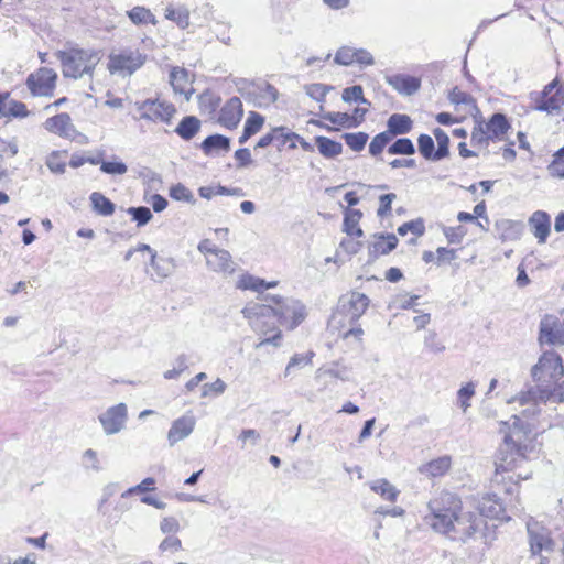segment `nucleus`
<instances>
[{
	"label": "nucleus",
	"instance_id": "45",
	"mask_svg": "<svg viewBox=\"0 0 564 564\" xmlns=\"http://www.w3.org/2000/svg\"><path fill=\"white\" fill-rule=\"evenodd\" d=\"M29 111L22 101L6 99L4 117L25 118Z\"/></svg>",
	"mask_w": 564,
	"mask_h": 564
},
{
	"label": "nucleus",
	"instance_id": "40",
	"mask_svg": "<svg viewBox=\"0 0 564 564\" xmlns=\"http://www.w3.org/2000/svg\"><path fill=\"white\" fill-rule=\"evenodd\" d=\"M150 265L155 271L159 279H165L171 275L173 265L170 260L158 258L156 252L152 253Z\"/></svg>",
	"mask_w": 564,
	"mask_h": 564
},
{
	"label": "nucleus",
	"instance_id": "11",
	"mask_svg": "<svg viewBox=\"0 0 564 564\" xmlns=\"http://www.w3.org/2000/svg\"><path fill=\"white\" fill-rule=\"evenodd\" d=\"M57 73L48 67H41L26 78V86L32 96L52 97L56 86Z\"/></svg>",
	"mask_w": 564,
	"mask_h": 564
},
{
	"label": "nucleus",
	"instance_id": "23",
	"mask_svg": "<svg viewBox=\"0 0 564 564\" xmlns=\"http://www.w3.org/2000/svg\"><path fill=\"white\" fill-rule=\"evenodd\" d=\"M373 237L377 240L370 245L369 252L375 257L390 253L399 241L394 234H376Z\"/></svg>",
	"mask_w": 564,
	"mask_h": 564
},
{
	"label": "nucleus",
	"instance_id": "48",
	"mask_svg": "<svg viewBox=\"0 0 564 564\" xmlns=\"http://www.w3.org/2000/svg\"><path fill=\"white\" fill-rule=\"evenodd\" d=\"M408 232L414 234L416 237L423 236L425 232V225L422 218L406 221L398 228L400 236H405Z\"/></svg>",
	"mask_w": 564,
	"mask_h": 564
},
{
	"label": "nucleus",
	"instance_id": "59",
	"mask_svg": "<svg viewBox=\"0 0 564 564\" xmlns=\"http://www.w3.org/2000/svg\"><path fill=\"white\" fill-rule=\"evenodd\" d=\"M361 217L362 213L359 209L347 208L344 214V231L358 227Z\"/></svg>",
	"mask_w": 564,
	"mask_h": 564
},
{
	"label": "nucleus",
	"instance_id": "34",
	"mask_svg": "<svg viewBox=\"0 0 564 564\" xmlns=\"http://www.w3.org/2000/svg\"><path fill=\"white\" fill-rule=\"evenodd\" d=\"M127 15L135 25H143L149 23L153 25L156 24L155 17L151 10L142 6L133 7L131 10L127 11Z\"/></svg>",
	"mask_w": 564,
	"mask_h": 564
},
{
	"label": "nucleus",
	"instance_id": "61",
	"mask_svg": "<svg viewBox=\"0 0 564 564\" xmlns=\"http://www.w3.org/2000/svg\"><path fill=\"white\" fill-rule=\"evenodd\" d=\"M182 542L177 536L169 535L160 544L159 549L161 552H176L181 550Z\"/></svg>",
	"mask_w": 564,
	"mask_h": 564
},
{
	"label": "nucleus",
	"instance_id": "6",
	"mask_svg": "<svg viewBox=\"0 0 564 564\" xmlns=\"http://www.w3.org/2000/svg\"><path fill=\"white\" fill-rule=\"evenodd\" d=\"M147 62V55L138 48L126 47L108 56L107 69L111 75L131 76Z\"/></svg>",
	"mask_w": 564,
	"mask_h": 564
},
{
	"label": "nucleus",
	"instance_id": "14",
	"mask_svg": "<svg viewBox=\"0 0 564 564\" xmlns=\"http://www.w3.org/2000/svg\"><path fill=\"white\" fill-rule=\"evenodd\" d=\"M527 530L532 555L540 554L543 551H552L553 541L545 528L541 527L538 522H528Z\"/></svg>",
	"mask_w": 564,
	"mask_h": 564
},
{
	"label": "nucleus",
	"instance_id": "57",
	"mask_svg": "<svg viewBox=\"0 0 564 564\" xmlns=\"http://www.w3.org/2000/svg\"><path fill=\"white\" fill-rule=\"evenodd\" d=\"M329 90V87L323 84H311L305 86V93L316 101H323Z\"/></svg>",
	"mask_w": 564,
	"mask_h": 564
},
{
	"label": "nucleus",
	"instance_id": "44",
	"mask_svg": "<svg viewBox=\"0 0 564 564\" xmlns=\"http://www.w3.org/2000/svg\"><path fill=\"white\" fill-rule=\"evenodd\" d=\"M391 140V133H387L386 131L378 133L372 138L369 144V153L372 156L381 154L383 149L390 143Z\"/></svg>",
	"mask_w": 564,
	"mask_h": 564
},
{
	"label": "nucleus",
	"instance_id": "25",
	"mask_svg": "<svg viewBox=\"0 0 564 564\" xmlns=\"http://www.w3.org/2000/svg\"><path fill=\"white\" fill-rule=\"evenodd\" d=\"M388 130L387 133H391V137L399 134L409 133L413 127V122L408 115L393 113L387 121Z\"/></svg>",
	"mask_w": 564,
	"mask_h": 564
},
{
	"label": "nucleus",
	"instance_id": "63",
	"mask_svg": "<svg viewBox=\"0 0 564 564\" xmlns=\"http://www.w3.org/2000/svg\"><path fill=\"white\" fill-rule=\"evenodd\" d=\"M226 390V383L221 379H217L212 383L203 386L202 397L209 395L210 392L215 394H221Z\"/></svg>",
	"mask_w": 564,
	"mask_h": 564
},
{
	"label": "nucleus",
	"instance_id": "13",
	"mask_svg": "<svg viewBox=\"0 0 564 564\" xmlns=\"http://www.w3.org/2000/svg\"><path fill=\"white\" fill-rule=\"evenodd\" d=\"M539 340L552 346L564 345V322L554 315H545L540 323Z\"/></svg>",
	"mask_w": 564,
	"mask_h": 564
},
{
	"label": "nucleus",
	"instance_id": "17",
	"mask_svg": "<svg viewBox=\"0 0 564 564\" xmlns=\"http://www.w3.org/2000/svg\"><path fill=\"white\" fill-rule=\"evenodd\" d=\"M528 224L538 242L545 243L551 231L550 215L544 210H536L530 216Z\"/></svg>",
	"mask_w": 564,
	"mask_h": 564
},
{
	"label": "nucleus",
	"instance_id": "10",
	"mask_svg": "<svg viewBox=\"0 0 564 564\" xmlns=\"http://www.w3.org/2000/svg\"><path fill=\"white\" fill-rule=\"evenodd\" d=\"M135 108L140 112V119L151 122L169 123L176 112L173 104L159 98L138 101Z\"/></svg>",
	"mask_w": 564,
	"mask_h": 564
},
{
	"label": "nucleus",
	"instance_id": "18",
	"mask_svg": "<svg viewBox=\"0 0 564 564\" xmlns=\"http://www.w3.org/2000/svg\"><path fill=\"white\" fill-rule=\"evenodd\" d=\"M253 105L258 108H264L273 104L278 99V90L274 86L263 83L253 87L248 93Z\"/></svg>",
	"mask_w": 564,
	"mask_h": 564
},
{
	"label": "nucleus",
	"instance_id": "39",
	"mask_svg": "<svg viewBox=\"0 0 564 564\" xmlns=\"http://www.w3.org/2000/svg\"><path fill=\"white\" fill-rule=\"evenodd\" d=\"M388 153L393 155H412L415 153V147L411 139L400 138L388 148Z\"/></svg>",
	"mask_w": 564,
	"mask_h": 564
},
{
	"label": "nucleus",
	"instance_id": "26",
	"mask_svg": "<svg viewBox=\"0 0 564 564\" xmlns=\"http://www.w3.org/2000/svg\"><path fill=\"white\" fill-rule=\"evenodd\" d=\"M200 149L206 155H213L218 151L228 152L230 150V139L223 134H212L202 142Z\"/></svg>",
	"mask_w": 564,
	"mask_h": 564
},
{
	"label": "nucleus",
	"instance_id": "46",
	"mask_svg": "<svg viewBox=\"0 0 564 564\" xmlns=\"http://www.w3.org/2000/svg\"><path fill=\"white\" fill-rule=\"evenodd\" d=\"M127 213L131 215L132 220L135 221L139 227L147 225L153 217L150 208L145 206L129 207Z\"/></svg>",
	"mask_w": 564,
	"mask_h": 564
},
{
	"label": "nucleus",
	"instance_id": "12",
	"mask_svg": "<svg viewBox=\"0 0 564 564\" xmlns=\"http://www.w3.org/2000/svg\"><path fill=\"white\" fill-rule=\"evenodd\" d=\"M98 420L106 435H113L122 431L128 420V406L126 403H118L102 412Z\"/></svg>",
	"mask_w": 564,
	"mask_h": 564
},
{
	"label": "nucleus",
	"instance_id": "22",
	"mask_svg": "<svg viewBox=\"0 0 564 564\" xmlns=\"http://www.w3.org/2000/svg\"><path fill=\"white\" fill-rule=\"evenodd\" d=\"M477 512L482 519L486 518H499L503 512V507L501 501L496 495L486 494L484 495L477 505Z\"/></svg>",
	"mask_w": 564,
	"mask_h": 564
},
{
	"label": "nucleus",
	"instance_id": "19",
	"mask_svg": "<svg viewBox=\"0 0 564 564\" xmlns=\"http://www.w3.org/2000/svg\"><path fill=\"white\" fill-rule=\"evenodd\" d=\"M44 128L52 133L69 138L75 132L70 116L66 112L53 116L44 122Z\"/></svg>",
	"mask_w": 564,
	"mask_h": 564
},
{
	"label": "nucleus",
	"instance_id": "41",
	"mask_svg": "<svg viewBox=\"0 0 564 564\" xmlns=\"http://www.w3.org/2000/svg\"><path fill=\"white\" fill-rule=\"evenodd\" d=\"M417 147L422 156L426 160L437 161L436 160V150L434 140L429 134H421L417 138Z\"/></svg>",
	"mask_w": 564,
	"mask_h": 564
},
{
	"label": "nucleus",
	"instance_id": "37",
	"mask_svg": "<svg viewBox=\"0 0 564 564\" xmlns=\"http://www.w3.org/2000/svg\"><path fill=\"white\" fill-rule=\"evenodd\" d=\"M449 100L452 104H455L457 106H465L466 110L468 112H471L474 110H478L476 106L475 99L471 97V95L460 90L459 88L455 87L449 93Z\"/></svg>",
	"mask_w": 564,
	"mask_h": 564
},
{
	"label": "nucleus",
	"instance_id": "3",
	"mask_svg": "<svg viewBox=\"0 0 564 564\" xmlns=\"http://www.w3.org/2000/svg\"><path fill=\"white\" fill-rule=\"evenodd\" d=\"M462 506L463 502L459 496L443 490L427 501V513L424 516V522L434 532L441 534Z\"/></svg>",
	"mask_w": 564,
	"mask_h": 564
},
{
	"label": "nucleus",
	"instance_id": "36",
	"mask_svg": "<svg viewBox=\"0 0 564 564\" xmlns=\"http://www.w3.org/2000/svg\"><path fill=\"white\" fill-rule=\"evenodd\" d=\"M170 83L175 93L187 94L188 73L184 68L174 67L170 73Z\"/></svg>",
	"mask_w": 564,
	"mask_h": 564
},
{
	"label": "nucleus",
	"instance_id": "49",
	"mask_svg": "<svg viewBox=\"0 0 564 564\" xmlns=\"http://www.w3.org/2000/svg\"><path fill=\"white\" fill-rule=\"evenodd\" d=\"M341 98L345 102L358 101L360 104L369 105V101L364 97L362 87L359 85L345 88Z\"/></svg>",
	"mask_w": 564,
	"mask_h": 564
},
{
	"label": "nucleus",
	"instance_id": "30",
	"mask_svg": "<svg viewBox=\"0 0 564 564\" xmlns=\"http://www.w3.org/2000/svg\"><path fill=\"white\" fill-rule=\"evenodd\" d=\"M315 144L319 153L326 159H334L343 152V144L327 137H316Z\"/></svg>",
	"mask_w": 564,
	"mask_h": 564
},
{
	"label": "nucleus",
	"instance_id": "21",
	"mask_svg": "<svg viewBox=\"0 0 564 564\" xmlns=\"http://www.w3.org/2000/svg\"><path fill=\"white\" fill-rule=\"evenodd\" d=\"M387 83L402 95L411 96L420 88V79L409 75H392L386 78Z\"/></svg>",
	"mask_w": 564,
	"mask_h": 564
},
{
	"label": "nucleus",
	"instance_id": "4",
	"mask_svg": "<svg viewBox=\"0 0 564 564\" xmlns=\"http://www.w3.org/2000/svg\"><path fill=\"white\" fill-rule=\"evenodd\" d=\"M62 65V74L66 78L79 79L84 76L94 77L96 66L100 62L99 53L94 50L69 48L55 53Z\"/></svg>",
	"mask_w": 564,
	"mask_h": 564
},
{
	"label": "nucleus",
	"instance_id": "5",
	"mask_svg": "<svg viewBox=\"0 0 564 564\" xmlns=\"http://www.w3.org/2000/svg\"><path fill=\"white\" fill-rule=\"evenodd\" d=\"M485 527L486 521L476 511L462 506L441 534L453 542L466 544L482 532Z\"/></svg>",
	"mask_w": 564,
	"mask_h": 564
},
{
	"label": "nucleus",
	"instance_id": "35",
	"mask_svg": "<svg viewBox=\"0 0 564 564\" xmlns=\"http://www.w3.org/2000/svg\"><path fill=\"white\" fill-rule=\"evenodd\" d=\"M284 130L285 129L283 127L274 128L271 132H269L260 138V140L257 142L254 149L267 148L270 144H272L273 141H275V140L280 141L279 145H284L286 143L288 139L290 138V134L284 133Z\"/></svg>",
	"mask_w": 564,
	"mask_h": 564
},
{
	"label": "nucleus",
	"instance_id": "55",
	"mask_svg": "<svg viewBox=\"0 0 564 564\" xmlns=\"http://www.w3.org/2000/svg\"><path fill=\"white\" fill-rule=\"evenodd\" d=\"M355 48L349 46H343L337 51L335 55V63L348 66L355 63Z\"/></svg>",
	"mask_w": 564,
	"mask_h": 564
},
{
	"label": "nucleus",
	"instance_id": "28",
	"mask_svg": "<svg viewBox=\"0 0 564 564\" xmlns=\"http://www.w3.org/2000/svg\"><path fill=\"white\" fill-rule=\"evenodd\" d=\"M490 139H501L509 130L510 124L503 113H495L487 123H484Z\"/></svg>",
	"mask_w": 564,
	"mask_h": 564
},
{
	"label": "nucleus",
	"instance_id": "24",
	"mask_svg": "<svg viewBox=\"0 0 564 564\" xmlns=\"http://www.w3.org/2000/svg\"><path fill=\"white\" fill-rule=\"evenodd\" d=\"M451 463L452 460L449 456L438 457L434 460L421 465L419 467V471L420 474L425 475L427 477H441L448 471V469L451 468Z\"/></svg>",
	"mask_w": 564,
	"mask_h": 564
},
{
	"label": "nucleus",
	"instance_id": "2",
	"mask_svg": "<svg viewBox=\"0 0 564 564\" xmlns=\"http://www.w3.org/2000/svg\"><path fill=\"white\" fill-rule=\"evenodd\" d=\"M500 433H503V446L499 449L495 465L496 471H508L517 467L518 462L524 458L528 448L525 441L530 433V425L518 415L500 423Z\"/></svg>",
	"mask_w": 564,
	"mask_h": 564
},
{
	"label": "nucleus",
	"instance_id": "15",
	"mask_svg": "<svg viewBox=\"0 0 564 564\" xmlns=\"http://www.w3.org/2000/svg\"><path fill=\"white\" fill-rule=\"evenodd\" d=\"M243 116L242 102L238 97H231L221 107L219 111L218 122L227 128L235 129Z\"/></svg>",
	"mask_w": 564,
	"mask_h": 564
},
{
	"label": "nucleus",
	"instance_id": "52",
	"mask_svg": "<svg viewBox=\"0 0 564 564\" xmlns=\"http://www.w3.org/2000/svg\"><path fill=\"white\" fill-rule=\"evenodd\" d=\"M170 196L178 202L194 203L193 193L183 184H176L170 188Z\"/></svg>",
	"mask_w": 564,
	"mask_h": 564
},
{
	"label": "nucleus",
	"instance_id": "53",
	"mask_svg": "<svg viewBox=\"0 0 564 564\" xmlns=\"http://www.w3.org/2000/svg\"><path fill=\"white\" fill-rule=\"evenodd\" d=\"M475 394V384L473 382H468L466 386L462 387L458 392V402L459 406L462 408L463 412H466L467 409L470 406L469 400Z\"/></svg>",
	"mask_w": 564,
	"mask_h": 564
},
{
	"label": "nucleus",
	"instance_id": "47",
	"mask_svg": "<svg viewBox=\"0 0 564 564\" xmlns=\"http://www.w3.org/2000/svg\"><path fill=\"white\" fill-rule=\"evenodd\" d=\"M324 119L338 126L351 128L359 126V122L351 118L346 112H328L324 116Z\"/></svg>",
	"mask_w": 564,
	"mask_h": 564
},
{
	"label": "nucleus",
	"instance_id": "33",
	"mask_svg": "<svg viewBox=\"0 0 564 564\" xmlns=\"http://www.w3.org/2000/svg\"><path fill=\"white\" fill-rule=\"evenodd\" d=\"M276 284H278L276 281L265 282L264 280H262L260 278H256L250 274H245L238 281L237 286L241 290H252V291L260 292L265 289L274 288Z\"/></svg>",
	"mask_w": 564,
	"mask_h": 564
},
{
	"label": "nucleus",
	"instance_id": "9",
	"mask_svg": "<svg viewBox=\"0 0 564 564\" xmlns=\"http://www.w3.org/2000/svg\"><path fill=\"white\" fill-rule=\"evenodd\" d=\"M369 304L370 300L366 294L356 291L348 292L339 297L333 318L336 319L338 316H343L352 324L365 314Z\"/></svg>",
	"mask_w": 564,
	"mask_h": 564
},
{
	"label": "nucleus",
	"instance_id": "50",
	"mask_svg": "<svg viewBox=\"0 0 564 564\" xmlns=\"http://www.w3.org/2000/svg\"><path fill=\"white\" fill-rule=\"evenodd\" d=\"M313 356H314V352H312V351H310L305 355L295 354L294 356H292L286 368H285L284 376L289 377L292 373V369L295 367L302 368V367L311 364Z\"/></svg>",
	"mask_w": 564,
	"mask_h": 564
},
{
	"label": "nucleus",
	"instance_id": "1",
	"mask_svg": "<svg viewBox=\"0 0 564 564\" xmlns=\"http://www.w3.org/2000/svg\"><path fill=\"white\" fill-rule=\"evenodd\" d=\"M265 301L267 304L251 303L242 310V314L256 330L263 332L260 327L261 317H278L280 324L290 329H294L306 317L305 306L297 300H282L280 296L272 295L267 296Z\"/></svg>",
	"mask_w": 564,
	"mask_h": 564
},
{
	"label": "nucleus",
	"instance_id": "31",
	"mask_svg": "<svg viewBox=\"0 0 564 564\" xmlns=\"http://www.w3.org/2000/svg\"><path fill=\"white\" fill-rule=\"evenodd\" d=\"M370 489L387 501H395L400 491L387 479L381 478L370 482Z\"/></svg>",
	"mask_w": 564,
	"mask_h": 564
},
{
	"label": "nucleus",
	"instance_id": "60",
	"mask_svg": "<svg viewBox=\"0 0 564 564\" xmlns=\"http://www.w3.org/2000/svg\"><path fill=\"white\" fill-rule=\"evenodd\" d=\"M397 198L394 193H389L381 195L379 197V208L377 210V215L379 217L387 216L391 212V204Z\"/></svg>",
	"mask_w": 564,
	"mask_h": 564
},
{
	"label": "nucleus",
	"instance_id": "42",
	"mask_svg": "<svg viewBox=\"0 0 564 564\" xmlns=\"http://www.w3.org/2000/svg\"><path fill=\"white\" fill-rule=\"evenodd\" d=\"M433 134L437 142L436 160L440 161V160L448 156V154H449V148H448L449 138L446 134V132L444 130H442L441 128L434 129Z\"/></svg>",
	"mask_w": 564,
	"mask_h": 564
},
{
	"label": "nucleus",
	"instance_id": "29",
	"mask_svg": "<svg viewBox=\"0 0 564 564\" xmlns=\"http://www.w3.org/2000/svg\"><path fill=\"white\" fill-rule=\"evenodd\" d=\"M563 105H564V90L562 88H557L553 95H551L544 99L536 100L534 109L538 111L553 113L555 111H558Z\"/></svg>",
	"mask_w": 564,
	"mask_h": 564
},
{
	"label": "nucleus",
	"instance_id": "16",
	"mask_svg": "<svg viewBox=\"0 0 564 564\" xmlns=\"http://www.w3.org/2000/svg\"><path fill=\"white\" fill-rule=\"evenodd\" d=\"M195 424V417L188 414L175 420L167 433L170 446H174L177 442L189 436L194 431Z\"/></svg>",
	"mask_w": 564,
	"mask_h": 564
},
{
	"label": "nucleus",
	"instance_id": "56",
	"mask_svg": "<svg viewBox=\"0 0 564 564\" xmlns=\"http://www.w3.org/2000/svg\"><path fill=\"white\" fill-rule=\"evenodd\" d=\"M490 139L484 122H479L471 132L470 143L471 145H482L488 144V140Z\"/></svg>",
	"mask_w": 564,
	"mask_h": 564
},
{
	"label": "nucleus",
	"instance_id": "64",
	"mask_svg": "<svg viewBox=\"0 0 564 564\" xmlns=\"http://www.w3.org/2000/svg\"><path fill=\"white\" fill-rule=\"evenodd\" d=\"M160 529L165 534L176 533L180 530V523L173 517H165L160 523Z\"/></svg>",
	"mask_w": 564,
	"mask_h": 564
},
{
	"label": "nucleus",
	"instance_id": "58",
	"mask_svg": "<svg viewBox=\"0 0 564 564\" xmlns=\"http://www.w3.org/2000/svg\"><path fill=\"white\" fill-rule=\"evenodd\" d=\"M443 234L449 243H460L467 230L463 226L444 227Z\"/></svg>",
	"mask_w": 564,
	"mask_h": 564
},
{
	"label": "nucleus",
	"instance_id": "20",
	"mask_svg": "<svg viewBox=\"0 0 564 564\" xmlns=\"http://www.w3.org/2000/svg\"><path fill=\"white\" fill-rule=\"evenodd\" d=\"M207 267L218 273L231 274L235 270L230 253L225 249H217L208 254L206 259Z\"/></svg>",
	"mask_w": 564,
	"mask_h": 564
},
{
	"label": "nucleus",
	"instance_id": "62",
	"mask_svg": "<svg viewBox=\"0 0 564 564\" xmlns=\"http://www.w3.org/2000/svg\"><path fill=\"white\" fill-rule=\"evenodd\" d=\"M83 458L86 468H90L95 471H99L101 469L96 451L91 448L86 449L84 452Z\"/></svg>",
	"mask_w": 564,
	"mask_h": 564
},
{
	"label": "nucleus",
	"instance_id": "51",
	"mask_svg": "<svg viewBox=\"0 0 564 564\" xmlns=\"http://www.w3.org/2000/svg\"><path fill=\"white\" fill-rule=\"evenodd\" d=\"M264 123V117L258 112L251 111L245 122L243 129L247 133L254 135L258 133Z\"/></svg>",
	"mask_w": 564,
	"mask_h": 564
},
{
	"label": "nucleus",
	"instance_id": "43",
	"mask_svg": "<svg viewBox=\"0 0 564 564\" xmlns=\"http://www.w3.org/2000/svg\"><path fill=\"white\" fill-rule=\"evenodd\" d=\"M368 134L366 132H355V133H344L343 139L346 144L355 152H360L364 150L367 141Z\"/></svg>",
	"mask_w": 564,
	"mask_h": 564
},
{
	"label": "nucleus",
	"instance_id": "54",
	"mask_svg": "<svg viewBox=\"0 0 564 564\" xmlns=\"http://www.w3.org/2000/svg\"><path fill=\"white\" fill-rule=\"evenodd\" d=\"M100 171L110 175H123L128 171L126 163L121 161L101 162Z\"/></svg>",
	"mask_w": 564,
	"mask_h": 564
},
{
	"label": "nucleus",
	"instance_id": "27",
	"mask_svg": "<svg viewBox=\"0 0 564 564\" xmlns=\"http://www.w3.org/2000/svg\"><path fill=\"white\" fill-rule=\"evenodd\" d=\"M202 122L195 116H185L177 127L175 132L185 141L192 140L200 130Z\"/></svg>",
	"mask_w": 564,
	"mask_h": 564
},
{
	"label": "nucleus",
	"instance_id": "32",
	"mask_svg": "<svg viewBox=\"0 0 564 564\" xmlns=\"http://www.w3.org/2000/svg\"><path fill=\"white\" fill-rule=\"evenodd\" d=\"M90 203L93 209L100 216H111L115 213L116 206L115 204L106 197L104 194L99 192H94L90 194Z\"/></svg>",
	"mask_w": 564,
	"mask_h": 564
},
{
	"label": "nucleus",
	"instance_id": "8",
	"mask_svg": "<svg viewBox=\"0 0 564 564\" xmlns=\"http://www.w3.org/2000/svg\"><path fill=\"white\" fill-rule=\"evenodd\" d=\"M564 368L561 357L554 351L544 352L532 368V377L536 386L556 383L562 378Z\"/></svg>",
	"mask_w": 564,
	"mask_h": 564
},
{
	"label": "nucleus",
	"instance_id": "38",
	"mask_svg": "<svg viewBox=\"0 0 564 564\" xmlns=\"http://www.w3.org/2000/svg\"><path fill=\"white\" fill-rule=\"evenodd\" d=\"M165 18L174 21L180 28L185 29L189 24V12L187 9L167 7L165 9Z\"/></svg>",
	"mask_w": 564,
	"mask_h": 564
},
{
	"label": "nucleus",
	"instance_id": "7",
	"mask_svg": "<svg viewBox=\"0 0 564 564\" xmlns=\"http://www.w3.org/2000/svg\"><path fill=\"white\" fill-rule=\"evenodd\" d=\"M551 399L560 402L564 400V381L557 386L550 383L530 388L528 391L514 398L513 401H518L520 405L531 404L530 408L522 411L524 416H530L538 413L536 406L539 402H545Z\"/></svg>",
	"mask_w": 564,
	"mask_h": 564
}]
</instances>
